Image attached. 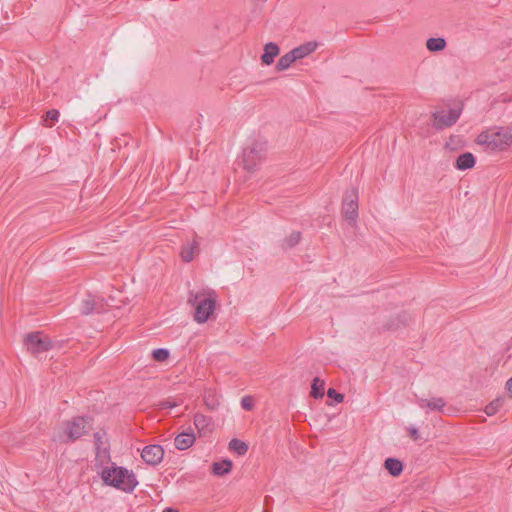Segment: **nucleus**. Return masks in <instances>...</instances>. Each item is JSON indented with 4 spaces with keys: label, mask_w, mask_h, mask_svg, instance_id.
I'll return each mask as SVG.
<instances>
[{
    "label": "nucleus",
    "mask_w": 512,
    "mask_h": 512,
    "mask_svg": "<svg viewBox=\"0 0 512 512\" xmlns=\"http://www.w3.org/2000/svg\"><path fill=\"white\" fill-rule=\"evenodd\" d=\"M476 142L487 152L504 151L512 144V130L484 131L477 136Z\"/></svg>",
    "instance_id": "2"
},
{
    "label": "nucleus",
    "mask_w": 512,
    "mask_h": 512,
    "mask_svg": "<svg viewBox=\"0 0 512 512\" xmlns=\"http://www.w3.org/2000/svg\"><path fill=\"white\" fill-rule=\"evenodd\" d=\"M327 396L329 399L333 400L335 403H341L344 400V395L337 392L334 388L328 389Z\"/></svg>",
    "instance_id": "30"
},
{
    "label": "nucleus",
    "mask_w": 512,
    "mask_h": 512,
    "mask_svg": "<svg viewBox=\"0 0 512 512\" xmlns=\"http://www.w3.org/2000/svg\"><path fill=\"white\" fill-rule=\"evenodd\" d=\"M342 213L349 223L358 218V192L356 189L346 191L342 202Z\"/></svg>",
    "instance_id": "8"
},
{
    "label": "nucleus",
    "mask_w": 512,
    "mask_h": 512,
    "mask_svg": "<svg viewBox=\"0 0 512 512\" xmlns=\"http://www.w3.org/2000/svg\"><path fill=\"white\" fill-rule=\"evenodd\" d=\"M504 404V398H496L486 405L484 411L488 416L495 415Z\"/></svg>",
    "instance_id": "26"
},
{
    "label": "nucleus",
    "mask_w": 512,
    "mask_h": 512,
    "mask_svg": "<svg viewBox=\"0 0 512 512\" xmlns=\"http://www.w3.org/2000/svg\"><path fill=\"white\" fill-rule=\"evenodd\" d=\"M476 159L471 152H464L460 154L454 163V167L457 170L465 171L475 166Z\"/></svg>",
    "instance_id": "13"
},
{
    "label": "nucleus",
    "mask_w": 512,
    "mask_h": 512,
    "mask_svg": "<svg viewBox=\"0 0 512 512\" xmlns=\"http://www.w3.org/2000/svg\"><path fill=\"white\" fill-rule=\"evenodd\" d=\"M211 418L205 416L203 414L197 413L194 416V425L198 429V431L205 432V430L210 426Z\"/></svg>",
    "instance_id": "23"
},
{
    "label": "nucleus",
    "mask_w": 512,
    "mask_h": 512,
    "mask_svg": "<svg viewBox=\"0 0 512 512\" xmlns=\"http://www.w3.org/2000/svg\"><path fill=\"white\" fill-rule=\"evenodd\" d=\"M506 389L509 395L512 397V377L506 382Z\"/></svg>",
    "instance_id": "35"
},
{
    "label": "nucleus",
    "mask_w": 512,
    "mask_h": 512,
    "mask_svg": "<svg viewBox=\"0 0 512 512\" xmlns=\"http://www.w3.org/2000/svg\"><path fill=\"white\" fill-rule=\"evenodd\" d=\"M294 62L295 60L291 55V52L289 51L288 53L280 57V59L276 63L275 69L277 71H284L288 69Z\"/></svg>",
    "instance_id": "24"
},
{
    "label": "nucleus",
    "mask_w": 512,
    "mask_h": 512,
    "mask_svg": "<svg viewBox=\"0 0 512 512\" xmlns=\"http://www.w3.org/2000/svg\"><path fill=\"white\" fill-rule=\"evenodd\" d=\"M158 406L160 409H172V408L178 406V403L167 399V400L160 401Z\"/></svg>",
    "instance_id": "32"
},
{
    "label": "nucleus",
    "mask_w": 512,
    "mask_h": 512,
    "mask_svg": "<svg viewBox=\"0 0 512 512\" xmlns=\"http://www.w3.org/2000/svg\"><path fill=\"white\" fill-rule=\"evenodd\" d=\"M59 116L60 112L57 109H50L45 113L43 121L46 122L48 127H52V125L58 121Z\"/></svg>",
    "instance_id": "27"
},
{
    "label": "nucleus",
    "mask_w": 512,
    "mask_h": 512,
    "mask_svg": "<svg viewBox=\"0 0 512 512\" xmlns=\"http://www.w3.org/2000/svg\"><path fill=\"white\" fill-rule=\"evenodd\" d=\"M241 407L246 411H251L254 407V402L252 397L245 396L241 399Z\"/></svg>",
    "instance_id": "31"
},
{
    "label": "nucleus",
    "mask_w": 512,
    "mask_h": 512,
    "mask_svg": "<svg viewBox=\"0 0 512 512\" xmlns=\"http://www.w3.org/2000/svg\"><path fill=\"white\" fill-rule=\"evenodd\" d=\"M96 450V465H103L111 460L110 456V445H104L101 448H97Z\"/></svg>",
    "instance_id": "20"
},
{
    "label": "nucleus",
    "mask_w": 512,
    "mask_h": 512,
    "mask_svg": "<svg viewBox=\"0 0 512 512\" xmlns=\"http://www.w3.org/2000/svg\"><path fill=\"white\" fill-rule=\"evenodd\" d=\"M198 248V242L194 240L191 244L183 246L181 249V258L184 262H190L193 260L194 252Z\"/></svg>",
    "instance_id": "21"
},
{
    "label": "nucleus",
    "mask_w": 512,
    "mask_h": 512,
    "mask_svg": "<svg viewBox=\"0 0 512 512\" xmlns=\"http://www.w3.org/2000/svg\"><path fill=\"white\" fill-rule=\"evenodd\" d=\"M280 53L279 46L275 42H269L264 46V52L260 59L262 64L271 65L274 62L276 56Z\"/></svg>",
    "instance_id": "12"
},
{
    "label": "nucleus",
    "mask_w": 512,
    "mask_h": 512,
    "mask_svg": "<svg viewBox=\"0 0 512 512\" xmlns=\"http://www.w3.org/2000/svg\"><path fill=\"white\" fill-rule=\"evenodd\" d=\"M229 449L242 456L247 453L249 447L244 441L234 438L229 442Z\"/></svg>",
    "instance_id": "22"
},
{
    "label": "nucleus",
    "mask_w": 512,
    "mask_h": 512,
    "mask_svg": "<svg viewBox=\"0 0 512 512\" xmlns=\"http://www.w3.org/2000/svg\"><path fill=\"white\" fill-rule=\"evenodd\" d=\"M195 440V434L193 430L189 428V431H183L175 437L174 444L178 450H186L194 444Z\"/></svg>",
    "instance_id": "11"
},
{
    "label": "nucleus",
    "mask_w": 512,
    "mask_h": 512,
    "mask_svg": "<svg viewBox=\"0 0 512 512\" xmlns=\"http://www.w3.org/2000/svg\"><path fill=\"white\" fill-rule=\"evenodd\" d=\"M27 350L33 355H39L52 349L51 339L42 331L28 333L24 338Z\"/></svg>",
    "instance_id": "6"
},
{
    "label": "nucleus",
    "mask_w": 512,
    "mask_h": 512,
    "mask_svg": "<svg viewBox=\"0 0 512 512\" xmlns=\"http://www.w3.org/2000/svg\"><path fill=\"white\" fill-rule=\"evenodd\" d=\"M317 48V43L316 42H307L305 44H302L294 49H292L290 52H291V55L293 56L294 60H299V59H302L306 56H308L309 54H311L312 52H314Z\"/></svg>",
    "instance_id": "14"
},
{
    "label": "nucleus",
    "mask_w": 512,
    "mask_h": 512,
    "mask_svg": "<svg viewBox=\"0 0 512 512\" xmlns=\"http://www.w3.org/2000/svg\"><path fill=\"white\" fill-rule=\"evenodd\" d=\"M407 431L409 433V436L413 439V440H418L419 439V432H418V429L413 427V426H410L407 428Z\"/></svg>",
    "instance_id": "33"
},
{
    "label": "nucleus",
    "mask_w": 512,
    "mask_h": 512,
    "mask_svg": "<svg viewBox=\"0 0 512 512\" xmlns=\"http://www.w3.org/2000/svg\"><path fill=\"white\" fill-rule=\"evenodd\" d=\"M417 402L421 408H429L433 411H442L446 405V402L442 397H434L430 400L421 398L418 399Z\"/></svg>",
    "instance_id": "15"
},
{
    "label": "nucleus",
    "mask_w": 512,
    "mask_h": 512,
    "mask_svg": "<svg viewBox=\"0 0 512 512\" xmlns=\"http://www.w3.org/2000/svg\"><path fill=\"white\" fill-rule=\"evenodd\" d=\"M324 385V380L320 379L319 377H315L311 383V397H313L314 399L322 398L325 394Z\"/></svg>",
    "instance_id": "18"
},
{
    "label": "nucleus",
    "mask_w": 512,
    "mask_h": 512,
    "mask_svg": "<svg viewBox=\"0 0 512 512\" xmlns=\"http://www.w3.org/2000/svg\"><path fill=\"white\" fill-rule=\"evenodd\" d=\"M205 404L211 410H214L216 408V404L214 403V401H210L208 397H205Z\"/></svg>",
    "instance_id": "34"
},
{
    "label": "nucleus",
    "mask_w": 512,
    "mask_h": 512,
    "mask_svg": "<svg viewBox=\"0 0 512 512\" xmlns=\"http://www.w3.org/2000/svg\"><path fill=\"white\" fill-rule=\"evenodd\" d=\"M169 351L164 348H157L152 351V358L156 362H164L169 358Z\"/></svg>",
    "instance_id": "28"
},
{
    "label": "nucleus",
    "mask_w": 512,
    "mask_h": 512,
    "mask_svg": "<svg viewBox=\"0 0 512 512\" xmlns=\"http://www.w3.org/2000/svg\"><path fill=\"white\" fill-rule=\"evenodd\" d=\"M400 317H403L405 320L407 319V315L405 313L403 315H400Z\"/></svg>",
    "instance_id": "37"
},
{
    "label": "nucleus",
    "mask_w": 512,
    "mask_h": 512,
    "mask_svg": "<svg viewBox=\"0 0 512 512\" xmlns=\"http://www.w3.org/2000/svg\"><path fill=\"white\" fill-rule=\"evenodd\" d=\"M379 512H387L386 510H380Z\"/></svg>",
    "instance_id": "38"
},
{
    "label": "nucleus",
    "mask_w": 512,
    "mask_h": 512,
    "mask_svg": "<svg viewBox=\"0 0 512 512\" xmlns=\"http://www.w3.org/2000/svg\"><path fill=\"white\" fill-rule=\"evenodd\" d=\"M461 113L462 107L452 108L448 112L444 110L432 112V126L437 131L452 127L460 118Z\"/></svg>",
    "instance_id": "7"
},
{
    "label": "nucleus",
    "mask_w": 512,
    "mask_h": 512,
    "mask_svg": "<svg viewBox=\"0 0 512 512\" xmlns=\"http://www.w3.org/2000/svg\"><path fill=\"white\" fill-rule=\"evenodd\" d=\"M232 461L229 459H224L219 462H214L212 464V472L217 476H224L231 472L232 469Z\"/></svg>",
    "instance_id": "17"
},
{
    "label": "nucleus",
    "mask_w": 512,
    "mask_h": 512,
    "mask_svg": "<svg viewBox=\"0 0 512 512\" xmlns=\"http://www.w3.org/2000/svg\"><path fill=\"white\" fill-rule=\"evenodd\" d=\"M447 46L446 40L442 37H431L426 41V48L430 52H440Z\"/></svg>",
    "instance_id": "19"
},
{
    "label": "nucleus",
    "mask_w": 512,
    "mask_h": 512,
    "mask_svg": "<svg viewBox=\"0 0 512 512\" xmlns=\"http://www.w3.org/2000/svg\"><path fill=\"white\" fill-rule=\"evenodd\" d=\"M94 443H95V449L101 448L104 445H109L108 439L106 438V432L99 431L94 433Z\"/></svg>",
    "instance_id": "29"
},
{
    "label": "nucleus",
    "mask_w": 512,
    "mask_h": 512,
    "mask_svg": "<svg viewBox=\"0 0 512 512\" xmlns=\"http://www.w3.org/2000/svg\"><path fill=\"white\" fill-rule=\"evenodd\" d=\"M188 303L194 307V320L205 323L215 310L216 298L210 293L190 291Z\"/></svg>",
    "instance_id": "3"
},
{
    "label": "nucleus",
    "mask_w": 512,
    "mask_h": 512,
    "mask_svg": "<svg viewBox=\"0 0 512 512\" xmlns=\"http://www.w3.org/2000/svg\"><path fill=\"white\" fill-rule=\"evenodd\" d=\"M91 421L90 416H75L71 420L65 421L63 432L58 435V441L64 444L74 443L88 432L87 425Z\"/></svg>",
    "instance_id": "4"
},
{
    "label": "nucleus",
    "mask_w": 512,
    "mask_h": 512,
    "mask_svg": "<svg viewBox=\"0 0 512 512\" xmlns=\"http://www.w3.org/2000/svg\"><path fill=\"white\" fill-rule=\"evenodd\" d=\"M266 142L254 141L251 146L243 149L239 164L248 172L256 171L266 155Z\"/></svg>",
    "instance_id": "5"
},
{
    "label": "nucleus",
    "mask_w": 512,
    "mask_h": 512,
    "mask_svg": "<svg viewBox=\"0 0 512 512\" xmlns=\"http://www.w3.org/2000/svg\"><path fill=\"white\" fill-rule=\"evenodd\" d=\"M384 467L393 477H398L403 471V463L399 459L393 457H389L384 461Z\"/></svg>",
    "instance_id": "16"
},
{
    "label": "nucleus",
    "mask_w": 512,
    "mask_h": 512,
    "mask_svg": "<svg viewBox=\"0 0 512 512\" xmlns=\"http://www.w3.org/2000/svg\"><path fill=\"white\" fill-rule=\"evenodd\" d=\"M107 303L103 298L95 297L88 294L85 299L82 300L80 305L81 315H89L93 312L103 313L106 311Z\"/></svg>",
    "instance_id": "9"
},
{
    "label": "nucleus",
    "mask_w": 512,
    "mask_h": 512,
    "mask_svg": "<svg viewBox=\"0 0 512 512\" xmlns=\"http://www.w3.org/2000/svg\"><path fill=\"white\" fill-rule=\"evenodd\" d=\"M100 475L105 485L126 493H131L138 485L133 471H129L122 466H115L114 463L112 467H104Z\"/></svg>",
    "instance_id": "1"
},
{
    "label": "nucleus",
    "mask_w": 512,
    "mask_h": 512,
    "mask_svg": "<svg viewBox=\"0 0 512 512\" xmlns=\"http://www.w3.org/2000/svg\"><path fill=\"white\" fill-rule=\"evenodd\" d=\"M162 512H179V511L177 509H174V508H171V507H167Z\"/></svg>",
    "instance_id": "36"
},
{
    "label": "nucleus",
    "mask_w": 512,
    "mask_h": 512,
    "mask_svg": "<svg viewBox=\"0 0 512 512\" xmlns=\"http://www.w3.org/2000/svg\"><path fill=\"white\" fill-rule=\"evenodd\" d=\"M141 457L147 464L156 466L164 457V449L158 444L147 445L143 448Z\"/></svg>",
    "instance_id": "10"
},
{
    "label": "nucleus",
    "mask_w": 512,
    "mask_h": 512,
    "mask_svg": "<svg viewBox=\"0 0 512 512\" xmlns=\"http://www.w3.org/2000/svg\"><path fill=\"white\" fill-rule=\"evenodd\" d=\"M300 239L301 233L299 231H293L288 237H286L283 240L281 247L284 250L293 248L300 242Z\"/></svg>",
    "instance_id": "25"
}]
</instances>
